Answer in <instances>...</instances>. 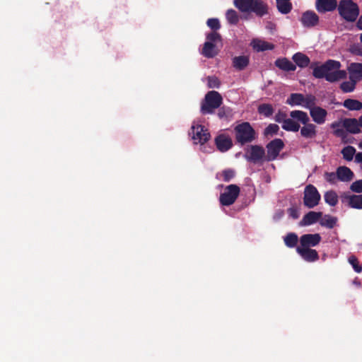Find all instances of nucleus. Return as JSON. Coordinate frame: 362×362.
Here are the masks:
<instances>
[{"instance_id": "nucleus-15", "label": "nucleus", "mask_w": 362, "mask_h": 362, "mask_svg": "<svg viewBox=\"0 0 362 362\" xmlns=\"http://www.w3.org/2000/svg\"><path fill=\"white\" fill-rule=\"evenodd\" d=\"M310 115L313 119V121L317 124H322L325 122L327 116V111L320 107L310 108Z\"/></svg>"}, {"instance_id": "nucleus-42", "label": "nucleus", "mask_w": 362, "mask_h": 362, "mask_svg": "<svg viewBox=\"0 0 362 362\" xmlns=\"http://www.w3.org/2000/svg\"><path fill=\"white\" fill-rule=\"evenodd\" d=\"M348 261L356 272H362V266L359 264L358 260L355 255H351L349 257Z\"/></svg>"}, {"instance_id": "nucleus-12", "label": "nucleus", "mask_w": 362, "mask_h": 362, "mask_svg": "<svg viewBox=\"0 0 362 362\" xmlns=\"http://www.w3.org/2000/svg\"><path fill=\"white\" fill-rule=\"evenodd\" d=\"M322 240L319 233L304 234L300 238V246L301 248H310L317 245Z\"/></svg>"}, {"instance_id": "nucleus-57", "label": "nucleus", "mask_w": 362, "mask_h": 362, "mask_svg": "<svg viewBox=\"0 0 362 362\" xmlns=\"http://www.w3.org/2000/svg\"><path fill=\"white\" fill-rule=\"evenodd\" d=\"M272 26H273V24L270 23L267 27L269 28H272Z\"/></svg>"}, {"instance_id": "nucleus-21", "label": "nucleus", "mask_w": 362, "mask_h": 362, "mask_svg": "<svg viewBox=\"0 0 362 362\" xmlns=\"http://www.w3.org/2000/svg\"><path fill=\"white\" fill-rule=\"evenodd\" d=\"M218 53V50L217 49L216 45L211 43V42H205L203 48L202 49L201 54L208 59L214 58Z\"/></svg>"}, {"instance_id": "nucleus-13", "label": "nucleus", "mask_w": 362, "mask_h": 362, "mask_svg": "<svg viewBox=\"0 0 362 362\" xmlns=\"http://www.w3.org/2000/svg\"><path fill=\"white\" fill-rule=\"evenodd\" d=\"M337 0H316L315 8L320 13L332 12L338 7Z\"/></svg>"}, {"instance_id": "nucleus-25", "label": "nucleus", "mask_w": 362, "mask_h": 362, "mask_svg": "<svg viewBox=\"0 0 362 362\" xmlns=\"http://www.w3.org/2000/svg\"><path fill=\"white\" fill-rule=\"evenodd\" d=\"M275 65L279 69L286 71H293L296 65L289 61L287 58H279L275 61Z\"/></svg>"}, {"instance_id": "nucleus-47", "label": "nucleus", "mask_w": 362, "mask_h": 362, "mask_svg": "<svg viewBox=\"0 0 362 362\" xmlns=\"http://www.w3.org/2000/svg\"><path fill=\"white\" fill-rule=\"evenodd\" d=\"M207 25L214 31L219 30L221 24L218 18H209L206 21Z\"/></svg>"}, {"instance_id": "nucleus-2", "label": "nucleus", "mask_w": 362, "mask_h": 362, "mask_svg": "<svg viewBox=\"0 0 362 362\" xmlns=\"http://www.w3.org/2000/svg\"><path fill=\"white\" fill-rule=\"evenodd\" d=\"M233 3L243 13H254L258 17L268 13V5L262 0H234Z\"/></svg>"}, {"instance_id": "nucleus-46", "label": "nucleus", "mask_w": 362, "mask_h": 362, "mask_svg": "<svg viewBox=\"0 0 362 362\" xmlns=\"http://www.w3.org/2000/svg\"><path fill=\"white\" fill-rule=\"evenodd\" d=\"M349 52L356 56L362 57V43H355L350 46Z\"/></svg>"}, {"instance_id": "nucleus-39", "label": "nucleus", "mask_w": 362, "mask_h": 362, "mask_svg": "<svg viewBox=\"0 0 362 362\" xmlns=\"http://www.w3.org/2000/svg\"><path fill=\"white\" fill-rule=\"evenodd\" d=\"M226 16L230 24L236 25L239 21L238 13L233 9H228L226 12Z\"/></svg>"}, {"instance_id": "nucleus-3", "label": "nucleus", "mask_w": 362, "mask_h": 362, "mask_svg": "<svg viewBox=\"0 0 362 362\" xmlns=\"http://www.w3.org/2000/svg\"><path fill=\"white\" fill-rule=\"evenodd\" d=\"M233 132L235 144L241 146L253 142L257 137L256 131L248 122L237 124Z\"/></svg>"}, {"instance_id": "nucleus-40", "label": "nucleus", "mask_w": 362, "mask_h": 362, "mask_svg": "<svg viewBox=\"0 0 362 362\" xmlns=\"http://www.w3.org/2000/svg\"><path fill=\"white\" fill-rule=\"evenodd\" d=\"M304 103L303 106L310 110V108L317 107L316 105V97L312 94L307 95L305 97L304 96Z\"/></svg>"}, {"instance_id": "nucleus-23", "label": "nucleus", "mask_w": 362, "mask_h": 362, "mask_svg": "<svg viewBox=\"0 0 362 362\" xmlns=\"http://www.w3.org/2000/svg\"><path fill=\"white\" fill-rule=\"evenodd\" d=\"M342 126L341 122H334L331 124V128L334 129L333 134L341 139V141L344 144L349 143V141L347 139L348 134L343 128H340Z\"/></svg>"}, {"instance_id": "nucleus-29", "label": "nucleus", "mask_w": 362, "mask_h": 362, "mask_svg": "<svg viewBox=\"0 0 362 362\" xmlns=\"http://www.w3.org/2000/svg\"><path fill=\"white\" fill-rule=\"evenodd\" d=\"M305 99L304 95L301 93H291L286 100V103L289 105H303Z\"/></svg>"}, {"instance_id": "nucleus-32", "label": "nucleus", "mask_w": 362, "mask_h": 362, "mask_svg": "<svg viewBox=\"0 0 362 362\" xmlns=\"http://www.w3.org/2000/svg\"><path fill=\"white\" fill-rule=\"evenodd\" d=\"M343 106L349 110H359L362 109V103L355 99H346L344 101Z\"/></svg>"}, {"instance_id": "nucleus-53", "label": "nucleus", "mask_w": 362, "mask_h": 362, "mask_svg": "<svg viewBox=\"0 0 362 362\" xmlns=\"http://www.w3.org/2000/svg\"><path fill=\"white\" fill-rule=\"evenodd\" d=\"M355 162L362 163V152H358L356 154Z\"/></svg>"}, {"instance_id": "nucleus-41", "label": "nucleus", "mask_w": 362, "mask_h": 362, "mask_svg": "<svg viewBox=\"0 0 362 362\" xmlns=\"http://www.w3.org/2000/svg\"><path fill=\"white\" fill-rule=\"evenodd\" d=\"M221 176L224 182H228L235 176V171L233 169L228 168L221 172Z\"/></svg>"}, {"instance_id": "nucleus-36", "label": "nucleus", "mask_w": 362, "mask_h": 362, "mask_svg": "<svg viewBox=\"0 0 362 362\" xmlns=\"http://www.w3.org/2000/svg\"><path fill=\"white\" fill-rule=\"evenodd\" d=\"M278 11L282 14H288L292 10L293 6L290 1H276Z\"/></svg>"}, {"instance_id": "nucleus-31", "label": "nucleus", "mask_w": 362, "mask_h": 362, "mask_svg": "<svg viewBox=\"0 0 362 362\" xmlns=\"http://www.w3.org/2000/svg\"><path fill=\"white\" fill-rule=\"evenodd\" d=\"M337 222V218L332 216L330 215H325L323 218L320 220V224L327 228H333Z\"/></svg>"}, {"instance_id": "nucleus-44", "label": "nucleus", "mask_w": 362, "mask_h": 362, "mask_svg": "<svg viewBox=\"0 0 362 362\" xmlns=\"http://www.w3.org/2000/svg\"><path fill=\"white\" fill-rule=\"evenodd\" d=\"M207 86L209 88H218L221 86V82L219 79L215 76H208L207 77Z\"/></svg>"}, {"instance_id": "nucleus-50", "label": "nucleus", "mask_w": 362, "mask_h": 362, "mask_svg": "<svg viewBox=\"0 0 362 362\" xmlns=\"http://www.w3.org/2000/svg\"><path fill=\"white\" fill-rule=\"evenodd\" d=\"M287 114L285 112L281 110H279V112L276 114L274 119L276 122L284 124V121L286 120Z\"/></svg>"}, {"instance_id": "nucleus-8", "label": "nucleus", "mask_w": 362, "mask_h": 362, "mask_svg": "<svg viewBox=\"0 0 362 362\" xmlns=\"http://www.w3.org/2000/svg\"><path fill=\"white\" fill-rule=\"evenodd\" d=\"M321 196L317 188L313 185L305 187L303 196V204L308 209H313L319 204Z\"/></svg>"}, {"instance_id": "nucleus-7", "label": "nucleus", "mask_w": 362, "mask_h": 362, "mask_svg": "<svg viewBox=\"0 0 362 362\" xmlns=\"http://www.w3.org/2000/svg\"><path fill=\"white\" fill-rule=\"evenodd\" d=\"M240 192V187L234 184L228 185L223 193L219 197V202L223 206H230L235 203Z\"/></svg>"}, {"instance_id": "nucleus-5", "label": "nucleus", "mask_w": 362, "mask_h": 362, "mask_svg": "<svg viewBox=\"0 0 362 362\" xmlns=\"http://www.w3.org/2000/svg\"><path fill=\"white\" fill-rule=\"evenodd\" d=\"M337 10L339 16L344 21L350 23L355 22L360 13L358 4L352 0H340Z\"/></svg>"}, {"instance_id": "nucleus-9", "label": "nucleus", "mask_w": 362, "mask_h": 362, "mask_svg": "<svg viewBox=\"0 0 362 362\" xmlns=\"http://www.w3.org/2000/svg\"><path fill=\"white\" fill-rule=\"evenodd\" d=\"M245 158L250 163H258L265 158V150L260 145H250L245 149Z\"/></svg>"}, {"instance_id": "nucleus-4", "label": "nucleus", "mask_w": 362, "mask_h": 362, "mask_svg": "<svg viewBox=\"0 0 362 362\" xmlns=\"http://www.w3.org/2000/svg\"><path fill=\"white\" fill-rule=\"evenodd\" d=\"M291 117L303 124L300 129V135L305 139H313L317 135V126L310 123V118L305 112L293 110L290 112Z\"/></svg>"}, {"instance_id": "nucleus-10", "label": "nucleus", "mask_w": 362, "mask_h": 362, "mask_svg": "<svg viewBox=\"0 0 362 362\" xmlns=\"http://www.w3.org/2000/svg\"><path fill=\"white\" fill-rule=\"evenodd\" d=\"M284 147V143L281 139H274L269 142L266 146L267 153L265 160L267 161L276 160Z\"/></svg>"}, {"instance_id": "nucleus-55", "label": "nucleus", "mask_w": 362, "mask_h": 362, "mask_svg": "<svg viewBox=\"0 0 362 362\" xmlns=\"http://www.w3.org/2000/svg\"><path fill=\"white\" fill-rule=\"evenodd\" d=\"M358 120L360 127L362 128V115L358 117Z\"/></svg>"}, {"instance_id": "nucleus-24", "label": "nucleus", "mask_w": 362, "mask_h": 362, "mask_svg": "<svg viewBox=\"0 0 362 362\" xmlns=\"http://www.w3.org/2000/svg\"><path fill=\"white\" fill-rule=\"evenodd\" d=\"M337 173L338 176V180L342 182H349L351 181L354 174V173L346 166H340L337 169Z\"/></svg>"}, {"instance_id": "nucleus-28", "label": "nucleus", "mask_w": 362, "mask_h": 362, "mask_svg": "<svg viewBox=\"0 0 362 362\" xmlns=\"http://www.w3.org/2000/svg\"><path fill=\"white\" fill-rule=\"evenodd\" d=\"M292 59L300 68L307 67L310 62L309 57L301 52H297L293 54Z\"/></svg>"}, {"instance_id": "nucleus-14", "label": "nucleus", "mask_w": 362, "mask_h": 362, "mask_svg": "<svg viewBox=\"0 0 362 362\" xmlns=\"http://www.w3.org/2000/svg\"><path fill=\"white\" fill-rule=\"evenodd\" d=\"M216 146L220 152H226L233 146L231 138L226 134H221L218 135L214 140Z\"/></svg>"}, {"instance_id": "nucleus-35", "label": "nucleus", "mask_w": 362, "mask_h": 362, "mask_svg": "<svg viewBox=\"0 0 362 362\" xmlns=\"http://www.w3.org/2000/svg\"><path fill=\"white\" fill-rule=\"evenodd\" d=\"M284 240L288 247L293 248L297 245L298 238L296 233H289L284 237Z\"/></svg>"}, {"instance_id": "nucleus-6", "label": "nucleus", "mask_w": 362, "mask_h": 362, "mask_svg": "<svg viewBox=\"0 0 362 362\" xmlns=\"http://www.w3.org/2000/svg\"><path fill=\"white\" fill-rule=\"evenodd\" d=\"M223 103L221 95L215 90L209 91L201 104V112L203 115L213 114Z\"/></svg>"}, {"instance_id": "nucleus-34", "label": "nucleus", "mask_w": 362, "mask_h": 362, "mask_svg": "<svg viewBox=\"0 0 362 362\" xmlns=\"http://www.w3.org/2000/svg\"><path fill=\"white\" fill-rule=\"evenodd\" d=\"M257 111L259 115L269 117L273 115L274 110L272 105L263 103L258 106Z\"/></svg>"}, {"instance_id": "nucleus-48", "label": "nucleus", "mask_w": 362, "mask_h": 362, "mask_svg": "<svg viewBox=\"0 0 362 362\" xmlns=\"http://www.w3.org/2000/svg\"><path fill=\"white\" fill-rule=\"evenodd\" d=\"M350 189L356 193H362V180L352 182L350 186Z\"/></svg>"}, {"instance_id": "nucleus-37", "label": "nucleus", "mask_w": 362, "mask_h": 362, "mask_svg": "<svg viewBox=\"0 0 362 362\" xmlns=\"http://www.w3.org/2000/svg\"><path fill=\"white\" fill-rule=\"evenodd\" d=\"M357 81L349 78V81H344L340 85V88L344 93H351L354 90Z\"/></svg>"}, {"instance_id": "nucleus-38", "label": "nucleus", "mask_w": 362, "mask_h": 362, "mask_svg": "<svg viewBox=\"0 0 362 362\" xmlns=\"http://www.w3.org/2000/svg\"><path fill=\"white\" fill-rule=\"evenodd\" d=\"M344 159L347 161L353 160L354 156L356 153V148L351 146L344 147L341 151Z\"/></svg>"}, {"instance_id": "nucleus-33", "label": "nucleus", "mask_w": 362, "mask_h": 362, "mask_svg": "<svg viewBox=\"0 0 362 362\" xmlns=\"http://www.w3.org/2000/svg\"><path fill=\"white\" fill-rule=\"evenodd\" d=\"M325 201L331 206H334L338 203V196L333 190L327 191L324 194Z\"/></svg>"}, {"instance_id": "nucleus-43", "label": "nucleus", "mask_w": 362, "mask_h": 362, "mask_svg": "<svg viewBox=\"0 0 362 362\" xmlns=\"http://www.w3.org/2000/svg\"><path fill=\"white\" fill-rule=\"evenodd\" d=\"M279 127L276 124H269L264 130L265 136H273L278 133Z\"/></svg>"}, {"instance_id": "nucleus-30", "label": "nucleus", "mask_w": 362, "mask_h": 362, "mask_svg": "<svg viewBox=\"0 0 362 362\" xmlns=\"http://www.w3.org/2000/svg\"><path fill=\"white\" fill-rule=\"evenodd\" d=\"M293 118H287L286 120L284 121V124H282V128L288 132H296L300 128V124L298 122H296L293 119Z\"/></svg>"}, {"instance_id": "nucleus-1", "label": "nucleus", "mask_w": 362, "mask_h": 362, "mask_svg": "<svg viewBox=\"0 0 362 362\" xmlns=\"http://www.w3.org/2000/svg\"><path fill=\"white\" fill-rule=\"evenodd\" d=\"M341 63L338 61L329 59L320 66L313 64V75L316 78H325L330 83L339 81L346 78L347 73L345 70H340Z\"/></svg>"}, {"instance_id": "nucleus-16", "label": "nucleus", "mask_w": 362, "mask_h": 362, "mask_svg": "<svg viewBox=\"0 0 362 362\" xmlns=\"http://www.w3.org/2000/svg\"><path fill=\"white\" fill-rule=\"evenodd\" d=\"M342 127L345 129L346 132L356 134L361 132V127L358 119L356 118H344L341 121Z\"/></svg>"}, {"instance_id": "nucleus-19", "label": "nucleus", "mask_w": 362, "mask_h": 362, "mask_svg": "<svg viewBox=\"0 0 362 362\" xmlns=\"http://www.w3.org/2000/svg\"><path fill=\"white\" fill-rule=\"evenodd\" d=\"M322 216V213L319 211H310L304 215L300 222V225L302 226L313 225L320 220Z\"/></svg>"}, {"instance_id": "nucleus-54", "label": "nucleus", "mask_w": 362, "mask_h": 362, "mask_svg": "<svg viewBox=\"0 0 362 362\" xmlns=\"http://www.w3.org/2000/svg\"><path fill=\"white\" fill-rule=\"evenodd\" d=\"M356 27L358 30H362V15L359 17L357 23H356Z\"/></svg>"}, {"instance_id": "nucleus-11", "label": "nucleus", "mask_w": 362, "mask_h": 362, "mask_svg": "<svg viewBox=\"0 0 362 362\" xmlns=\"http://www.w3.org/2000/svg\"><path fill=\"white\" fill-rule=\"evenodd\" d=\"M191 129L192 132L190 134H192V138L195 144L199 143L204 144L207 142L211 137L208 130L204 129V127L201 124L192 125Z\"/></svg>"}, {"instance_id": "nucleus-56", "label": "nucleus", "mask_w": 362, "mask_h": 362, "mask_svg": "<svg viewBox=\"0 0 362 362\" xmlns=\"http://www.w3.org/2000/svg\"><path fill=\"white\" fill-rule=\"evenodd\" d=\"M360 42L362 43V33L360 34Z\"/></svg>"}, {"instance_id": "nucleus-17", "label": "nucleus", "mask_w": 362, "mask_h": 362, "mask_svg": "<svg viewBox=\"0 0 362 362\" xmlns=\"http://www.w3.org/2000/svg\"><path fill=\"white\" fill-rule=\"evenodd\" d=\"M296 252L306 262H313L319 259V255L314 249L297 247Z\"/></svg>"}, {"instance_id": "nucleus-52", "label": "nucleus", "mask_w": 362, "mask_h": 362, "mask_svg": "<svg viewBox=\"0 0 362 362\" xmlns=\"http://www.w3.org/2000/svg\"><path fill=\"white\" fill-rule=\"evenodd\" d=\"M218 117L220 118V119H223L225 117H226V108L224 107L220 108L218 111Z\"/></svg>"}, {"instance_id": "nucleus-20", "label": "nucleus", "mask_w": 362, "mask_h": 362, "mask_svg": "<svg viewBox=\"0 0 362 362\" xmlns=\"http://www.w3.org/2000/svg\"><path fill=\"white\" fill-rule=\"evenodd\" d=\"M348 71L349 73V78H353L357 82L362 79V64L351 63L348 66Z\"/></svg>"}, {"instance_id": "nucleus-49", "label": "nucleus", "mask_w": 362, "mask_h": 362, "mask_svg": "<svg viewBox=\"0 0 362 362\" xmlns=\"http://www.w3.org/2000/svg\"><path fill=\"white\" fill-rule=\"evenodd\" d=\"M288 216L293 219H298L300 216L299 209L296 206H291L287 209Z\"/></svg>"}, {"instance_id": "nucleus-51", "label": "nucleus", "mask_w": 362, "mask_h": 362, "mask_svg": "<svg viewBox=\"0 0 362 362\" xmlns=\"http://www.w3.org/2000/svg\"><path fill=\"white\" fill-rule=\"evenodd\" d=\"M325 178L328 182L331 184H334L336 182L337 179H338L337 173H325Z\"/></svg>"}, {"instance_id": "nucleus-22", "label": "nucleus", "mask_w": 362, "mask_h": 362, "mask_svg": "<svg viewBox=\"0 0 362 362\" xmlns=\"http://www.w3.org/2000/svg\"><path fill=\"white\" fill-rule=\"evenodd\" d=\"M343 198L348 202L351 208L362 209V194H344Z\"/></svg>"}, {"instance_id": "nucleus-45", "label": "nucleus", "mask_w": 362, "mask_h": 362, "mask_svg": "<svg viewBox=\"0 0 362 362\" xmlns=\"http://www.w3.org/2000/svg\"><path fill=\"white\" fill-rule=\"evenodd\" d=\"M206 42H211V43H215L217 42H221V35L215 31L211 32L206 35Z\"/></svg>"}, {"instance_id": "nucleus-58", "label": "nucleus", "mask_w": 362, "mask_h": 362, "mask_svg": "<svg viewBox=\"0 0 362 362\" xmlns=\"http://www.w3.org/2000/svg\"><path fill=\"white\" fill-rule=\"evenodd\" d=\"M359 147L362 148V141L359 144Z\"/></svg>"}, {"instance_id": "nucleus-18", "label": "nucleus", "mask_w": 362, "mask_h": 362, "mask_svg": "<svg viewBox=\"0 0 362 362\" xmlns=\"http://www.w3.org/2000/svg\"><path fill=\"white\" fill-rule=\"evenodd\" d=\"M300 21L305 27H314L318 23L319 17L314 11H307L303 13Z\"/></svg>"}, {"instance_id": "nucleus-27", "label": "nucleus", "mask_w": 362, "mask_h": 362, "mask_svg": "<svg viewBox=\"0 0 362 362\" xmlns=\"http://www.w3.org/2000/svg\"><path fill=\"white\" fill-rule=\"evenodd\" d=\"M252 46L257 52L272 50L274 48V45L273 44L257 39L252 40Z\"/></svg>"}, {"instance_id": "nucleus-26", "label": "nucleus", "mask_w": 362, "mask_h": 362, "mask_svg": "<svg viewBox=\"0 0 362 362\" xmlns=\"http://www.w3.org/2000/svg\"><path fill=\"white\" fill-rule=\"evenodd\" d=\"M250 59L247 56L242 55L233 58V67L239 71L245 69L249 64Z\"/></svg>"}]
</instances>
